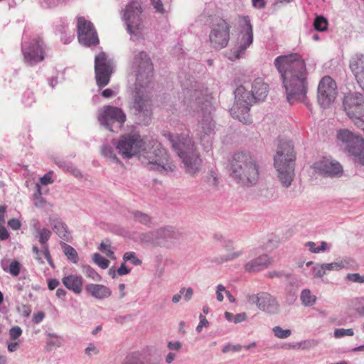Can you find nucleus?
<instances>
[{
    "mask_svg": "<svg viewBox=\"0 0 364 364\" xmlns=\"http://www.w3.org/2000/svg\"><path fill=\"white\" fill-rule=\"evenodd\" d=\"M181 82L184 105L193 112H201L202 119L198 126L197 134L204 150L208 151L212 147L215 129V123L210 116L211 95L203 84L195 81L192 77L181 80Z\"/></svg>",
    "mask_w": 364,
    "mask_h": 364,
    "instance_id": "1",
    "label": "nucleus"
},
{
    "mask_svg": "<svg viewBox=\"0 0 364 364\" xmlns=\"http://www.w3.org/2000/svg\"><path fill=\"white\" fill-rule=\"evenodd\" d=\"M274 65L281 76L287 101L291 105L302 102L309 107L307 70L301 56L298 53L279 55Z\"/></svg>",
    "mask_w": 364,
    "mask_h": 364,
    "instance_id": "2",
    "label": "nucleus"
},
{
    "mask_svg": "<svg viewBox=\"0 0 364 364\" xmlns=\"http://www.w3.org/2000/svg\"><path fill=\"white\" fill-rule=\"evenodd\" d=\"M132 69L135 73L136 82L133 94L132 109L139 124H149L152 114L150 84L153 77V64L149 55L144 51L135 55Z\"/></svg>",
    "mask_w": 364,
    "mask_h": 364,
    "instance_id": "3",
    "label": "nucleus"
},
{
    "mask_svg": "<svg viewBox=\"0 0 364 364\" xmlns=\"http://www.w3.org/2000/svg\"><path fill=\"white\" fill-rule=\"evenodd\" d=\"M165 136L181 159L185 172L191 176H195L199 173L202 159L192 138L186 134L168 133Z\"/></svg>",
    "mask_w": 364,
    "mask_h": 364,
    "instance_id": "4",
    "label": "nucleus"
},
{
    "mask_svg": "<svg viewBox=\"0 0 364 364\" xmlns=\"http://www.w3.org/2000/svg\"><path fill=\"white\" fill-rule=\"evenodd\" d=\"M231 176L243 186H252L259 179V165L254 157L246 151H239L232 156Z\"/></svg>",
    "mask_w": 364,
    "mask_h": 364,
    "instance_id": "5",
    "label": "nucleus"
},
{
    "mask_svg": "<svg viewBox=\"0 0 364 364\" xmlns=\"http://www.w3.org/2000/svg\"><path fill=\"white\" fill-rule=\"evenodd\" d=\"M277 176L285 188H289L294 180L295 154L294 145L290 141H280L274 158Z\"/></svg>",
    "mask_w": 364,
    "mask_h": 364,
    "instance_id": "6",
    "label": "nucleus"
},
{
    "mask_svg": "<svg viewBox=\"0 0 364 364\" xmlns=\"http://www.w3.org/2000/svg\"><path fill=\"white\" fill-rule=\"evenodd\" d=\"M253 26L248 16H240L238 23V33L234 48L228 56L230 60L242 58L253 43Z\"/></svg>",
    "mask_w": 364,
    "mask_h": 364,
    "instance_id": "7",
    "label": "nucleus"
},
{
    "mask_svg": "<svg viewBox=\"0 0 364 364\" xmlns=\"http://www.w3.org/2000/svg\"><path fill=\"white\" fill-rule=\"evenodd\" d=\"M337 139L344 146L353 162L364 166V139L347 129L338 130Z\"/></svg>",
    "mask_w": 364,
    "mask_h": 364,
    "instance_id": "8",
    "label": "nucleus"
},
{
    "mask_svg": "<svg viewBox=\"0 0 364 364\" xmlns=\"http://www.w3.org/2000/svg\"><path fill=\"white\" fill-rule=\"evenodd\" d=\"M119 154L124 159H129L145 149V141L138 132L121 135L117 140L112 141Z\"/></svg>",
    "mask_w": 364,
    "mask_h": 364,
    "instance_id": "9",
    "label": "nucleus"
},
{
    "mask_svg": "<svg viewBox=\"0 0 364 364\" xmlns=\"http://www.w3.org/2000/svg\"><path fill=\"white\" fill-rule=\"evenodd\" d=\"M141 0H131L123 11L122 19L131 36H139L144 28Z\"/></svg>",
    "mask_w": 364,
    "mask_h": 364,
    "instance_id": "10",
    "label": "nucleus"
},
{
    "mask_svg": "<svg viewBox=\"0 0 364 364\" xmlns=\"http://www.w3.org/2000/svg\"><path fill=\"white\" fill-rule=\"evenodd\" d=\"M235 103L230 109V114L244 124L250 122L249 112L255 98L252 93L240 85L235 90Z\"/></svg>",
    "mask_w": 364,
    "mask_h": 364,
    "instance_id": "11",
    "label": "nucleus"
},
{
    "mask_svg": "<svg viewBox=\"0 0 364 364\" xmlns=\"http://www.w3.org/2000/svg\"><path fill=\"white\" fill-rule=\"evenodd\" d=\"M21 51L24 62L33 66L45 59L48 48L41 38L35 36L29 41L21 43Z\"/></svg>",
    "mask_w": 364,
    "mask_h": 364,
    "instance_id": "12",
    "label": "nucleus"
},
{
    "mask_svg": "<svg viewBox=\"0 0 364 364\" xmlns=\"http://www.w3.org/2000/svg\"><path fill=\"white\" fill-rule=\"evenodd\" d=\"M141 161L149 169L161 173L173 172L176 168L175 165L168 161V155L162 148L157 147L153 152L146 153Z\"/></svg>",
    "mask_w": 364,
    "mask_h": 364,
    "instance_id": "13",
    "label": "nucleus"
},
{
    "mask_svg": "<svg viewBox=\"0 0 364 364\" xmlns=\"http://www.w3.org/2000/svg\"><path fill=\"white\" fill-rule=\"evenodd\" d=\"M100 124L111 132H117L126 121V115L122 109L106 105L99 110Z\"/></svg>",
    "mask_w": 364,
    "mask_h": 364,
    "instance_id": "14",
    "label": "nucleus"
},
{
    "mask_svg": "<svg viewBox=\"0 0 364 364\" xmlns=\"http://www.w3.org/2000/svg\"><path fill=\"white\" fill-rule=\"evenodd\" d=\"M114 62L105 52H101L95 58V73L97 86L102 88L110 80L114 72Z\"/></svg>",
    "mask_w": 364,
    "mask_h": 364,
    "instance_id": "15",
    "label": "nucleus"
},
{
    "mask_svg": "<svg viewBox=\"0 0 364 364\" xmlns=\"http://www.w3.org/2000/svg\"><path fill=\"white\" fill-rule=\"evenodd\" d=\"M343 109L354 123L364 115V95L359 92H348L343 98Z\"/></svg>",
    "mask_w": 364,
    "mask_h": 364,
    "instance_id": "16",
    "label": "nucleus"
},
{
    "mask_svg": "<svg viewBox=\"0 0 364 364\" xmlns=\"http://www.w3.org/2000/svg\"><path fill=\"white\" fill-rule=\"evenodd\" d=\"M230 23L224 18H216L211 27L209 35L212 46L216 49L226 47L230 40Z\"/></svg>",
    "mask_w": 364,
    "mask_h": 364,
    "instance_id": "17",
    "label": "nucleus"
},
{
    "mask_svg": "<svg viewBox=\"0 0 364 364\" xmlns=\"http://www.w3.org/2000/svg\"><path fill=\"white\" fill-rule=\"evenodd\" d=\"M337 96L336 82L330 77L325 76L319 82L317 88V100L323 108L329 107Z\"/></svg>",
    "mask_w": 364,
    "mask_h": 364,
    "instance_id": "18",
    "label": "nucleus"
},
{
    "mask_svg": "<svg viewBox=\"0 0 364 364\" xmlns=\"http://www.w3.org/2000/svg\"><path fill=\"white\" fill-rule=\"evenodd\" d=\"M77 32L80 44L90 47L99 43L98 36L93 24L84 17L77 18Z\"/></svg>",
    "mask_w": 364,
    "mask_h": 364,
    "instance_id": "19",
    "label": "nucleus"
},
{
    "mask_svg": "<svg viewBox=\"0 0 364 364\" xmlns=\"http://www.w3.org/2000/svg\"><path fill=\"white\" fill-rule=\"evenodd\" d=\"M249 260L244 264L246 272H258L267 269L272 263V258L267 254L257 256L255 250L249 253Z\"/></svg>",
    "mask_w": 364,
    "mask_h": 364,
    "instance_id": "20",
    "label": "nucleus"
},
{
    "mask_svg": "<svg viewBox=\"0 0 364 364\" xmlns=\"http://www.w3.org/2000/svg\"><path fill=\"white\" fill-rule=\"evenodd\" d=\"M314 168L318 173L330 177L341 176L343 172V168L338 161L326 158L314 163Z\"/></svg>",
    "mask_w": 364,
    "mask_h": 364,
    "instance_id": "21",
    "label": "nucleus"
},
{
    "mask_svg": "<svg viewBox=\"0 0 364 364\" xmlns=\"http://www.w3.org/2000/svg\"><path fill=\"white\" fill-rule=\"evenodd\" d=\"M180 232L175 228L167 226L156 230V245L169 247L180 238Z\"/></svg>",
    "mask_w": 364,
    "mask_h": 364,
    "instance_id": "22",
    "label": "nucleus"
},
{
    "mask_svg": "<svg viewBox=\"0 0 364 364\" xmlns=\"http://www.w3.org/2000/svg\"><path fill=\"white\" fill-rule=\"evenodd\" d=\"M350 68L364 91V55L357 53L350 60Z\"/></svg>",
    "mask_w": 364,
    "mask_h": 364,
    "instance_id": "23",
    "label": "nucleus"
},
{
    "mask_svg": "<svg viewBox=\"0 0 364 364\" xmlns=\"http://www.w3.org/2000/svg\"><path fill=\"white\" fill-rule=\"evenodd\" d=\"M50 223L53 230L60 239L65 242L72 240V235L68 227L61 219L50 218Z\"/></svg>",
    "mask_w": 364,
    "mask_h": 364,
    "instance_id": "24",
    "label": "nucleus"
},
{
    "mask_svg": "<svg viewBox=\"0 0 364 364\" xmlns=\"http://www.w3.org/2000/svg\"><path fill=\"white\" fill-rule=\"evenodd\" d=\"M259 309L269 314H275L278 311L279 304L275 297L268 293L262 292L261 293Z\"/></svg>",
    "mask_w": 364,
    "mask_h": 364,
    "instance_id": "25",
    "label": "nucleus"
},
{
    "mask_svg": "<svg viewBox=\"0 0 364 364\" xmlns=\"http://www.w3.org/2000/svg\"><path fill=\"white\" fill-rule=\"evenodd\" d=\"M63 285L75 294H80L82 291L83 278L81 275L70 274L62 279Z\"/></svg>",
    "mask_w": 364,
    "mask_h": 364,
    "instance_id": "26",
    "label": "nucleus"
},
{
    "mask_svg": "<svg viewBox=\"0 0 364 364\" xmlns=\"http://www.w3.org/2000/svg\"><path fill=\"white\" fill-rule=\"evenodd\" d=\"M268 85L264 82L262 78H256L252 82L251 92L255 97V101H264L268 95Z\"/></svg>",
    "mask_w": 364,
    "mask_h": 364,
    "instance_id": "27",
    "label": "nucleus"
},
{
    "mask_svg": "<svg viewBox=\"0 0 364 364\" xmlns=\"http://www.w3.org/2000/svg\"><path fill=\"white\" fill-rule=\"evenodd\" d=\"M85 290L92 297L97 299L108 298L112 294L111 289L102 284H89L85 286Z\"/></svg>",
    "mask_w": 364,
    "mask_h": 364,
    "instance_id": "28",
    "label": "nucleus"
},
{
    "mask_svg": "<svg viewBox=\"0 0 364 364\" xmlns=\"http://www.w3.org/2000/svg\"><path fill=\"white\" fill-rule=\"evenodd\" d=\"M60 245L68 260L73 264H77L79 260V256L75 249L65 242H60Z\"/></svg>",
    "mask_w": 364,
    "mask_h": 364,
    "instance_id": "29",
    "label": "nucleus"
},
{
    "mask_svg": "<svg viewBox=\"0 0 364 364\" xmlns=\"http://www.w3.org/2000/svg\"><path fill=\"white\" fill-rule=\"evenodd\" d=\"M46 336L48 337L46 341V349L48 350H51L53 347L59 348L64 343V339L55 333H47Z\"/></svg>",
    "mask_w": 364,
    "mask_h": 364,
    "instance_id": "30",
    "label": "nucleus"
},
{
    "mask_svg": "<svg viewBox=\"0 0 364 364\" xmlns=\"http://www.w3.org/2000/svg\"><path fill=\"white\" fill-rule=\"evenodd\" d=\"M127 217L133 218L136 222H139L143 225H149L151 223V218L147 214L139 210L129 211Z\"/></svg>",
    "mask_w": 364,
    "mask_h": 364,
    "instance_id": "31",
    "label": "nucleus"
},
{
    "mask_svg": "<svg viewBox=\"0 0 364 364\" xmlns=\"http://www.w3.org/2000/svg\"><path fill=\"white\" fill-rule=\"evenodd\" d=\"M300 299L301 303L305 306H311L316 301V296L311 294V291L308 289H305L301 291Z\"/></svg>",
    "mask_w": 364,
    "mask_h": 364,
    "instance_id": "32",
    "label": "nucleus"
},
{
    "mask_svg": "<svg viewBox=\"0 0 364 364\" xmlns=\"http://www.w3.org/2000/svg\"><path fill=\"white\" fill-rule=\"evenodd\" d=\"M52 232L46 228H43L36 233H33L34 237L38 240L41 245H45L48 244V241L50 238Z\"/></svg>",
    "mask_w": 364,
    "mask_h": 364,
    "instance_id": "33",
    "label": "nucleus"
},
{
    "mask_svg": "<svg viewBox=\"0 0 364 364\" xmlns=\"http://www.w3.org/2000/svg\"><path fill=\"white\" fill-rule=\"evenodd\" d=\"M55 163L56 164V165H58V167H60L65 171L70 172L76 176L80 174L79 170L77 169L70 162L59 159L55 160Z\"/></svg>",
    "mask_w": 364,
    "mask_h": 364,
    "instance_id": "34",
    "label": "nucleus"
},
{
    "mask_svg": "<svg viewBox=\"0 0 364 364\" xmlns=\"http://www.w3.org/2000/svg\"><path fill=\"white\" fill-rule=\"evenodd\" d=\"M101 154L106 158H108L116 164H121L120 160L114 154L113 148L107 144H105L101 148Z\"/></svg>",
    "mask_w": 364,
    "mask_h": 364,
    "instance_id": "35",
    "label": "nucleus"
},
{
    "mask_svg": "<svg viewBox=\"0 0 364 364\" xmlns=\"http://www.w3.org/2000/svg\"><path fill=\"white\" fill-rule=\"evenodd\" d=\"M305 246L313 253H319L321 252H324L328 249V244L324 241H322L318 247H316V243L311 241L307 242L305 244Z\"/></svg>",
    "mask_w": 364,
    "mask_h": 364,
    "instance_id": "36",
    "label": "nucleus"
},
{
    "mask_svg": "<svg viewBox=\"0 0 364 364\" xmlns=\"http://www.w3.org/2000/svg\"><path fill=\"white\" fill-rule=\"evenodd\" d=\"M314 26L318 31H324L327 29L328 21L323 16H316L314 22Z\"/></svg>",
    "mask_w": 364,
    "mask_h": 364,
    "instance_id": "37",
    "label": "nucleus"
},
{
    "mask_svg": "<svg viewBox=\"0 0 364 364\" xmlns=\"http://www.w3.org/2000/svg\"><path fill=\"white\" fill-rule=\"evenodd\" d=\"M21 264L16 260L12 261L7 269L4 268V270L9 272L12 276H18L21 272Z\"/></svg>",
    "mask_w": 364,
    "mask_h": 364,
    "instance_id": "38",
    "label": "nucleus"
},
{
    "mask_svg": "<svg viewBox=\"0 0 364 364\" xmlns=\"http://www.w3.org/2000/svg\"><path fill=\"white\" fill-rule=\"evenodd\" d=\"M83 273L88 277L91 278L95 281H99L100 276L97 272L90 265H82Z\"/></svg>",
    "mask_w": 364,
    "mask_h": 364,
    "instance_id": "39",
    "label": "nucleus"
},
{
    "mask_svg": "<svg viewBox=\"0 0 364 364\" xmlns=\"http://www.w3.org/2000/svg\"><path fill=\"white\" fill-rule=\"evenodd\" d=\"M272 331L277 338L282 339L289 337L291 334L290 329H283L280 326H274Z\"/></svg>",
    "mask_w": 364,
    "mask_h": 364,
    "instance_id": "40",
    "label": "nucleus"
},
{
    "mask_svg": "<svg viewBox=\"0 0 364 364\" xmlns=\"http://www.w3.org/2000/svg\"><path fill=\"white\" fill-rule=\"evenodd\" d=\"M319 342L316 339H309L301 341L297 343V346L299 348L303 350H309L313 348L318 345Z\"/></svg>",
    "mask_w": 364,
    "mask_h": 364,
    "instance_id": "41",
    "label": "nucleus"
},
{
    "mask_svg": "<svg viewBox=\"0 0 364 364\" xmlns=\"http://www.w3.org/2000/svg\"><path fill=\"white\" fill-rule=\"evenodd\" d=\"M92 259L96 264L103 269H107L109 264V260L104 258L98 253H95L93 255Z\"/></svg>",
    "mask_w": 364,
    "mask_h": 364,
    "instance_id": "42",
    "label": "nucleus"
},
{
    "mask_svg": "<svg viewBox=\"0 0 364 364\" xmlns=\"http://www.w3.org/2000/svg\"><path fill=\"white\" fill-rule=\"evenodd\" d=\"M123 259L125 262H130L135 266L140 265L141 264V260L136 257L134 252H127L124 253Z\"/></svg>",
    "mask_w": 364,
    "mask_h": 364,
    "instance_id": "43",
    "label": "nucleus"
},
{
    "mask_svg": "<svg viewBox=\"0 0 364 364\" xmlns=\"http://www.w3.org/2000/svg\"><path fill=\"white\" fill-rule=\"evenodd\" d=\"M243 254L242 250L230 252L228 254L220 255V260L221 262H225L234 260L238 257H240Z\"/></svg>",
    "mask_w": 364,
    "mask_h": 364,
    "instance_id": "44",
    "label": "nucleus"
},
{
    "mask_svg": "<svg viewBox=\"0 0 364 364\" xmlns=\"http://www.w3.org/2000/svg\"><path fill=\"white\" fill-rule=\"evenodd\" d=\"M141 242L156 245V231L141 234L140 236Z\"/></svg>",
    "mask_w": 364,
    "mask_h": 364,
    "instance_id": "45",
    "label": "nucleus"
},
{
    "mask_svg": "<svg viewBox=\"0 0 364 364\" xmlns=\"http://www.w3.org/2000/svg\"><path fill=\"white\" fill-rule=\"evenodd\" d=\"M150 1L156 13L161 15L166 14V10L161 0H150Z\"/></svg>",
    "mask_w": 364,
    "mask_h": 364,
    "instance_id": "46",
    "label": "nucleus"
},
{
    "mask_svg": "<svg viewBox=\"0 0 364 364\" xmlns=\"http://www.w3.org/2000/svg\"><path fill=\"white\" fill-rule=\"evenodd\" d=\"M323 264L326 272L330 271H339L345 267L343 262L323 263Z\"/></svg>",
    "mask_w": 364,
    "mask_h": 364,
    "instance_id": "47",
    "label": "nucleus"
},
{
    "mask_svg": "<svg viewBox=\"0 0 364 364\" xmlns=\"http://www.w3.org/2000/svg\"><path fill=\"white\" fill-rule=\"evenodd\" d=\"M354 335L353 330L352 328H336L334 331V337L339 338L344 336H353Z\"/></svg>",
    "mask_w": 364,
    "mask_h": 364,
    "instance_id": "48",
    "label": "nucleus"
},
{
    "mask_svg": "<svg viewBox=\"0 0 364 364\" xmlns=\"http://www.w3.org/2000/svg\"><path fill=\"white\" fill-rule=\"evenodd\" d=\"M122 364H145L144 362L136 355L130 354L127 355Z\"/></svg>",
    "mask_w": 364,
    "mask_h": 364,
    "instance_id": "49",
    "label": "nucleus"
},
{
    "mask_svg": "<svg viewBox=\"0 0 364 364\" xmlns=\"http://www.w3.org/2000/svg\"><path fill=\"white\" fill-rule=\"evenodd\" d=\"M314 277L322 278L326 274L325 267L323 264H316L312 268Z\"/></svg>",
    "mask_w": 364,
    "mask_h": 364,
    "instance_id": "50",
    "label": "nucleus"
},
{
    "mask_svg": "<svg viewBox=\"0 0 364 364\" xmlns=\"http://www.w3.org/2000/svg\"><path fill=\"white\" fill-rule=\"evenodd\" d=\"M64 2V0H41L40 3L42 7L53 8Z\"/></svg>",
    "mask_w": 364,
    "mask_h": 364,
    "instance_id": "51",
    "label": "nucleus"
},
{
    "mask_svg": "<svg viewBox=\"0 0 364 364\" xmlns=\"http://www.w3.org/2000/svg\"><path fill=\"white\" fill-rule=\"evenodd\" d=\"M207 183L210 186L215 187L218 183V174L213 170L210 171L207 177Z\"/></svg>",
    "mask_w": 364,
    "mask_h": 364,
    "instance_id": "52",
    "label": "nucleus"
},
{
    "mask_svg": "<svg viewBox=\"0 0 364 364\" xmlns=\"http://www.w3.org/2000/svg\"><path fill=\"white\" fill-rule=\"evenodd\" d=\"M346 279L355 283L363 284L364 283V275H360L358 273L348 274Z\"/></svg>",
    "mask_w": 364,
    "mask_h": 364,
    "instance_id": "53",
    "label": "nucleus"
},
{
    "mask_svg": "<svg viewBox=\"0 0 364 364\" xmlns=\"http://www.w3.org/2000/svg\"><path fill=\"white\" fill-rule=\"evenodd\" d=\"M355 311L360 316L364 317V297L358 299L355 304Z\"/></svg>",
    "mask_w": 364,
    "mask_h": 364,
    "instance_id": "54",
    "label": "nucleus"
},
{
    "mask_svg": "<svg viewBox=\"0 0 364 364\" xmlns=\"http://www.w3.org/2000/svg\"><path fill=\"white\" fill-rule=\"evenodd\" d=\"M99 250L105 253L107 257L113 258L114 252L111 250L110 244L102 242L99 247Z\"/></svg>",
    "mask_w": 364,
    "mask_h": 364,
    "instance_id": "55",
    "label": "nucleus"
},
{
    "mask_svg": "<svg viewBox=\"0 0 364 364\" xmlns=\"http://www.w3.org/2000/svg\"><path fill=\"white\" fill-rule=\"evenodd\" d=\"M22 334V330L19 326H14L9 331L10 338L13 340H16L19 338Z\"/></svg>",
    "mask_w": 364,
    "mask_h": 364,
    "instance_id": "56",
    "label": "nucleus"
},
{
    "mask_svg": "<svg viewBox=\"0 0 364 364\" xmlns=\"http://www.w3.org/2000/svg\"><path fill=\"white\" fill-rule=\"evenodd\" d=\"M22 101L26 106H31L34 102L33 94L31 92H26L23 94Z\"/></svg>",
    "mask_w": 364,
    "mask_h": 364,
    "instance_id": "57",
    "label": "nucleus"
},
{
    "mask_svg": "<svg viewBox=\"0 0 364 364\" xmlns=\"http://www.w3.org/2000/svg\"><path fill=\"white\" fill-rule=\"evenodd\" d=\"M184 292H185L184 296H183L184 300L186 301H190L192 299L193 295V289L191 287H188L187 289H186L184 287L181 288L180 289V293L181 294H183Z\"/></svg>",
    "mask_w": 364,
    "mask_h": 364,
    "instance_id": "58",
    "label": "nucleus"
},
{
    "mask_svg": "<svg viewBox=\"0 0 364 364\" xmlns=\"http://www.w3.org/2000/svg\"><path fill=\"white\" fill-rule=\"evenodd\" d=\"M261 293L258 294H249L247 296V301L252 304H255L259 309V304L260 302Z\"/></svg>",
    "mask_w": 364,
    "mask_h": 364,
    "instance_id": "59",
    "label": "nucleus"
},
{
    "mask_svg": "<svg viewBox=\"0 0 364 364\" xmlns=\"http://www.w3.org/2000/svg\"><path fill=\"white\" fill-rule=\"evenodd\" d=\"M199 319H200V322H199L198 325L196 327V331L198 332H200L204 326L207 327L209 325V322L206 319L205 316L200 314L199 316Z\"/></svg>",
    "mask_w": 364,
    "mask_h": 364,
    "instance_id": "60",
    "label": "nucleus"
},
{
    "mask_svg": "<svg viewBox=\"0 0 364 364\" xmlns=\"http://www.w3.org/2000/svg\"><path fill=\"white\" fill-rule=\"evenodd\" d=\"M8 226L12 230H17L21 227V223L16 218H11L8 221Z\"/></svg>",
    "mask_w": 364,
    "mask_h": 364,
    "instance_id": "61",
    "label": "nucleus"
},
{
    "mask_svg": "<svg viewBox=\"0 0 364 364\" xmlns=\"http://www.w3.org/2000/svg\"><path fill=\"white\" fill-rule=\"evenodd\" d=\"M52 176L53 171H48L47 173H46L40 179L41 184L46 186L48 184L52 183L53 182V181L52 180Z\"/></svg>",
    "mask_w": 364,
    "mask_h": 364,
    "instance_id": "62",
    "label": "nucleus"
},
{
    "mask_svg": "<svg viewBox=\"0 0 364 364\" xmlns=\"http://www.w3.org/2000/svg\"><path fill=\"white\" fill-rule=\"evenodd\" d=\"M225 287L223 284H218L216 290V298L218 301H223L224 299L223 292L225 293Z\"/></svg>",
    "mask_w": 364,
    "mask_h": 364,
    "instance_id": "63",
    "label": "nucleus"
},
{
    "mask_svg": "<svg viewBox=\"0 0 364 364\" xmlns=\"http://www.w3.org/2000/svg\"><path fill=\"white\" fill-rule=\"evenodd\" d=\"M167 347L171 350H180L182 347V345L179 341H176V342L169 341L168 343Z\"/></svg>",
    "mask_w": 364,
    "mask_h": 364,
    "instance_id": "64",
    "label": "nucleus"
}]
</instances>
